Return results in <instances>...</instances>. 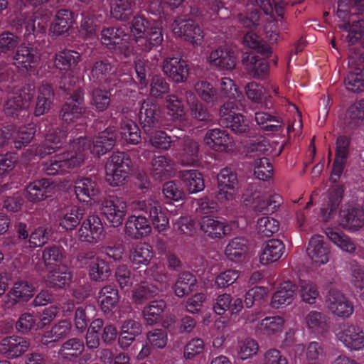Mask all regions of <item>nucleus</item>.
Instances as JSON below:
<instances>
[{"label":"nucleus","mask_w":364,"mask_h":364,"mask_svg":"<svg viewBox=\"0 0 364 364\" xmlns=\"http://www.w3.org/2000/svg\"><path fill=\"white\" fill-rule=\"evenodd\" d=\"M116 138L112 127L100 133L92 142L80 136L72 142V150L55 156L44 164L43 170L48 175L63 174L79 166L87 153L99 157L110 151L114 146Z\"/></svg>","instance_id":"f257e3e1"},{"label":"nucleus","mask_w":364,"mask_h":364,"mask_svg":"<svg viewBox=\"0 0 364 364\" xmlns=\"http://www.w3.org/2000/svg\"><path fill=\"white\" fill-rule=\"evenodd\" d=\"M130 29L134 41L142 50H150L163 41L161 25L157 21L138 16L133 18Z\"/></svg>","instance_id":"f03ea898"},{"label":"nucleus","mask_w":364,"mask_h":364,"mask_svg":"<svg viewBox=\"0 0 364 364\" xmlns=\"http://www.w3.org/2000/svg\"><path fill=\"white\" fill-rule=\"evenodd\" d=\"M132 161L124 153H114L105 166V180L112 187L122 186L129 177Z\"/></svg>","instance_id":"7ed1b4c3"},{"label":"nucleus","mask_w":364,"mask_h":364,"mask_svg":"<svg viewBox=\"0 0 364 364\" xmlns=\"http://www.w3.org/2000/svg\"><path fill=\"white\" fill-rule=\"evenodd\" d=\"M217 183V200L225 205H233L240 196L237 173L230 168H223L218 174Z\"/></svg>","instance_id":"20e7f679"},{"label":"nucleus","mask_w":364,"mask_h":364,"mask_svg":"<svg viewBox=\"0 0 364 364\" xmlns=\"http://www.w3.org/2000/svg\"><path fill=\"white\" fill-rule=\"evenodd\" d=\"M242 202L245 206H249L255 211L273 213L282 203V198L274 192L247 190L243 194Z\"/></svg>","instance_id":"39448f33"},{"label":"nucleus","mask_w":364,"mask_h":364,"mask_svg":"<svg viewBox=\"0 0 364 364\" xmlns=\"http://www.w3.org/2000/svg\"><path fill=\"white\" fill-rule=\"evenodd\" d=\"M77 262L80 267L87 266L89 276L94 281H104L110 275L111 270L109 264L93 252L79 254Z\"/></svg>","instance_id":"423d86ee"},{"label":"nucleus","mask_w":364,"mask_h":364,"mask_svg":"<svg viewBox=\"0 0 364 364\" xmlns=\"http://www.w3.org/2000/svg\"><path fill=\"white\" fill-rule=\"evenodd\" d=\"M134 209L149 213L154 228L159 232L166 230L169 227V220L162 210L160 203L156 199L149 197L133 203Z\"/></svg>","instance_id":"0eeeda50"},{"label":"nucleus","mask_w":364,"mask_h":364,"mask_svg":"<svg viewBox=\"0 0 364 364\" xmlns=\"http://www.w3.org/2000/svg\"><path fill=\"white\" fill-rule=\"evenodd\" d=\"M127 203L117 197L104 198L100 205L101 213L113 227H119L122 224L127 213Z\"/></svg>","instance_id":"6e6552de"},{"label":"nucleus","mask_w":364,"mask_h":364,"mask_svg":"<svg viewBox=\"0 0 364 364\" xmlns=\"http://www.w3.org/2000/svg\"><path fill=\"white\" fill-rule=\"evenodd\" d=\"M237 107L234 102L225 103L220 109V119L224 124L235 134H244L249 131L248 121L245 116L236 112Z\"/></svg>","instance_id":"1a4fd4ad"},{"label":"nucleus","mask_w":364,"mask_h":364,"mask_svg":"<svg viewBox=\"0 0 364 364\" xmlns=\"http://www.w3.org/2000/svg\"><path fill=\"white\" fill-rule=\"evenodd\" d=\"M203 141L210 149L218 153H232L235 149L233 137L221 129L208 130L205 134Z\"/></svg>","instance_id":"9d476101"},{"label":"nucleus","mask_w":364,"mask_h":364,"mask_svg":"<svg viewBox=\"0 0 364 364\" xmlns=\"http://www.w3.org/2000/svg\"><path fill=\"white\" fill-rule=\"evenodd\" d=\"M358 59L360 62H364L363 53L360 54L351 53L348 59V65L350 70L345 79V86L347 90L351 92H359L364 90V66L357 63Z\"/></svg>","instance_id":"9b49d317"},{"label":"nucleus","mask_w":364,"mask_h":364,"mask_svg":"<svg viewBox=\"0 0 364 364\" xmlns=\"http://www.w3.org/2000/svg\"><path fill=\"white\" fill-rule=\"evenodd\" d=\"M172 31L176 36L195 45H200L203 41L202 31L191 19L177 18L172 24Z\"/></svg>","instance_id":"f8f14e48"},{"label":"nucleus","mask_w":364,"mask_h":364,"mask_svg":"<svg viewBox=\"0 0 364 364\" xmlns=\"http://www.w3.org/2000/svg\"><path fill=\"white\" fill-rule=\"evenodd\" d=\"M336 338L348 349H364V333L358 327L343 324L336 331Z\"/></svg>","instance_id":"ddd939ff"},{"label":"nucleus","mask_w":364,"mask_h":364,"mask_svg":"<svg viewBox=\"0 0 364 364\" xmlns=\"http://www.w3.org/2000/svg\"><path fill=\"white\" fill-rule=\"evenodd\" d=\"M104 232L101 219L95 215H91L83 220L77 232L79 239L89 243L97 242Z\"/></svg>","instance_id":"4468645a"},{"label":"nucleus","mask_w":364,"mask_h":364,"mask_svg":"<svg viewBox=\"0 0 364 364\" xmlns=\"http://www.w3.org/2000/svg\"><path fill=\"white\" fill-rule=\"evenodd\" d=\"M34 287L24 280L16 282L4 299L6 308H11L18 301H28L34 294Z\"/></svg>","instance_id":"2eb2a0df"},{"label":"nucleus","mask_w":364,"mask_h":364,"mask_svg":"<svg viewBox=\"0 0 364 364\" xmlns=\"http://www.w3.org/2000/svg\"><path fill=\"white\" fill-rule=\"evenodd\" d=\"M208 62L219 70H232L236 65V56L234 51L227 46L213 50Z\"/></svg>","instance_id":"dca6fc26"},{"label":"nucleus","mask_w":364,"mask_h":364,"mask_svg":"<svg viewBox=\"0 0 364 364\" xmlns=\"http://www.w3.org/2000/svg\"><path fill=\"white\" fill-rule=\"evenodd\" d=\"M162 70L166 75L177 83L185 82L189 74L187 63L176 57L166 58L163 63Z\"/></svg>","instance_id":"f3484780"},{"label":"nucleus","mask_w":364,"mask_h":364,"mask_svg":"<svg viewBox=\"0 0 364 364\" xmlns=\"http://www.w3.org/2000/svg\"><path fill=\"white\" fill-rule=\"evenodd\" d=\"M326 304L328 309L339 317H348L354 311L353 304L342 293L337 291L329 293Z\"/></svg>","instance_id":"a211bd4d"},{"label":"nucleus","mask_w":364,"mask_h":364,"mask_svg":"<svg viewBox=\"0 0 364 364\" xmlns=\"http://www.w3.org/2000/svg\"><path fill=\"white\" fill-rule=\"evenodd\" d=\"M200 229L208 237L222 238L230 232V225L217 217L203 216L199 221Z\"/></svg>","instance_id":"6ab92c4d"},{"label":"nucleus","mask_w":364,"mask_h":364,"mask_svg":"<svg viewBox=\"0 0 364 364\" xmlns=\"http://www.w3.org/2000/svg\"><path fill=\"white\" fill-rule=\"evenodd\" d=\"M32 89L28 87L23 90H18L8 95V100L4 105V112L7 115L18 114V112L27 108L29 102L33 97L31 93Z\"/></svg>","instance_id":"aec40b11"},{"label":"nucleus","mask_w":364,"mask_h":364,"mask_svg":"<svg viewBox=\"0 0 364 364\" xmlns=\"http://www.w3.org/2000/svg\"><path fill=\"white\" fill-rule=\"evenodd\" d=\"M74 191L80 202L87 203L95 200L100 193L96 181L90 177H81L75 181Z\"/></svg>","instance_id":"412c9836"},{"label":"nucleus","mask_w":364,"mask_h":364,"mask_svg":"<svg viewBox=\"0 0 364 364\" xmlns=\"http://www.w3.org/2000/svg\"><path fill=\"white\" fill-rule=\"evenodd\" d=\"M84 111L83 94L81 90H77L63 105L61 117L67 123L73 122L81 117Z\"/></svg>","instance_id":"4be33fe9"},{"label":"nucleus","mask_w":364,"mask_h":364,"mask_svg":"<svg viewBox=\"0 0 364 364\" xmlns=\"http://www.w3.org/2000/svg\"><path fill=\"white\" fill-rule=\"evenodd\" d=\"M285 246L277 239H271L263 243L259 255V261L262 265L277 262L283 255Z\"/></svg>","instance_id":"5701e85b"},{"label":"nucleus","mask_w":364,"mask_h":364,"mask_svg":"<svg viewBox=\"0 0 364 364\" xmlns=\"http://www.w3.org/2000/svg\"><path fill=\"white\" fill-rule=\"evenodd\" d=\"M55 185L47 179L42 178L30 183L26 189V198L32 203L44 200L49 197Z\"/></svg>","instance_id":"b1692460"},{"label":"nucleus","mask_w":364,"mask_h":364,"mask_svg":"<svg viewBox=\"0 0 364 364\" xmlns=\"http://www.w3.org/2000/svg\"><path fill=\"white\" fill-rule=\"evenodd\" d=\"M306 252L314 267H319L328 262L329 248L323 242L322 237L319 235L311 238Z\"/></svg>","instance_id":"393cba45"},{"label":"nucleus","mask_w":364,"mask_h":364,"mask_svg":"<svg viewBox=\"0 0 364 364\" xmlns=\"http://www.w3.org/2000/svg\"><path fill=\"white\" fill-rule=\"evenodd\" d=\"M30 343L19 336L6 337L0 342V353L9 358H16L28 350Z\"/></svg>","instance_id":"a878e982"},{"label":"nucleus","mask_w":364,"mask_h":364,"mask_svg":"<svg viewBox=\"0 0 364 364\" xmlns=\"http://www.w3.org/2000/svg\"><path fill=\"white\" fill-rule=\"evenodd\" d=\"M84 210L77 205L66 206L58 215L59 226L66 230H73L80 223Z\"/></svg>","instance_id":"bb28decb"},{"label":"nucleus","mask_w":364,"mask_h":364,"mask_svg":"<svg viewBox=\"0 0 364 364\" xmlns=\"http://www.w3.org/2000/svg\"><path fill=\"white\" fill-rule=\"evenodd\" d=\"M151 232V226L147 218L142 215H131L125 224V233L133 239H140L148 236Z\"/></svg>","instance_id":"cd10ccee"},{"label":"nucleus","mask_w":364,"mask_h":364,"mask_svg":"<svg viewBox=\"0 0 364 364\" xmlns=\"http://www.w3.org/2000/svg\"><path fill=\"white\" fill-rule=\"evenodd\" d=\"M159 106L149 100L143 102L139 112V121L146 134H149L159 126L157 112Z\"/></svg>","instance_id":"c85d7f7f"},{"label":"nucleus","mask_w":364,"mask_h":364,"mask_svg":"<svg viewBox=\"0 0 364 364\" xmlns=\"http://www.w3.org/2000/svg\"><path fill=\"white\" fill-rule=\"evenodd\" d=\"M277 90L276 85H270L267 88H264L256 82H250L245 87V92L248 100L255 104L261 105L266 104L267 98L272 97V94L277 95Z\"/></svg>","instance_id":"c756f323"},{"label":"nucleus","mask_w":364,"mask_h":364,"mask_svg":"<svg viewBox=\"0 0 364 364\" xmlns=\"http://www.w3.org/2000/svg\"><path fill=\"white\" fill-rule=\"evenodd\" d=\"M74 23V14L68 10H59L50 27V33L53 36H65L69 33V31Z\"/></svg>","instance_id":"7c9ffc66"},{"label":"nucleus","mask_w":364,"mask_h":364,"mask_svg":"<svg viewBox=\"0 0 364 364\" xmlns=\"http://www.w3.org/2000/svg\"><path fill=\"white\" fill-rule=\"evenodd\" d=\"M39 58V54L36 51L21 45L14 56V64L22 72L29 71L37 65Z\"/></svg>","instance_id":"2f4dec72"},{"label":"nucleus","mask_w":364,"mask_h":364,"mask_svg":"<svg viewBox=\"0 0 364 364\" xmlns=\"http://www.w3.org/2000/svg\"><path fill=\"white\" fill-rule=\"evenodd\" d=\"M295 296V287L290 282L282 284L274 294L271 301V306L279 309L288 306L292 303Z\"/></svg>","instance_id":"473e14b6"},{"label":"nucleus","mask_w":364,"mask_h":364,"mask_svg":"<svg viewBox=\"0 0 364 364\" xmlns=\"http://www.w3.org/2000/svg\"><path fill=\"white\" fill-rule=\"evenodd\" d=\"M141 332V325L133 320L124 321L119 333V344L123 349H127L134 341L136 336Z\"/></svg>","instance_id":"72a5a7b5"},{"label":"nucleus","mask_w":364,"mask_h":364,"mask_svg":"<svg viewBox=\"0 0 364 364\" xmlns=\"http://www.w3.org/2000/svg\"><path fill=\"white\" fill-rule=\"evenodd\" d=\"M71 274L67 269L61 270L60 267H56L54 270H49L44 278L46 285L54 289H64L69 286L71 282Z\"/></svg>","instance_id":"f704fd0d"},{"label":"nucleus","mask_w":364,"mask_h":364,"mask_svg":"<svg viewBox=\"0 0 364 364\" xmlns=\"http://www.w3.org/2000/svg\"><path fill=\"white\" fill-rule=\"evenodd\" d=\"M255 119L262 129L271 133L279 132L284 124L280 117L263 111L255 112Z\"/></svg>","instance_id":"c9c22d12"},{"label":"nucleus","mask_w":364,"mask_h":364,"mask_svg":"<svg viewBox=\"0 0 364 364\" xmlns=\"http://www.w3.org/2000/svg\"><path fill=\"white\" fill-rule=\"evenodd\" d=\"M118 290L111 285L102 287L98 295V303L104 312H109L119 302Z\"/></svg>","instance_id":"e433bc0d"},{"label":"nucleus","mask_w":364,"mask_h":364,"mask_svg":"<svg viewBox=\"0 0 364 364\" xmlns=\"http://www.w3.org/2000/svg\"><path fill=\"white\" fill-rule=\"evenodd\" d=\"M182 181L189 193H196L203 191L204 180L202 175L196 170H186L181 172Z\"/></svg>","instance_id":"4c0bfd02"},{"label":"nucleus","mask_w":364,"mask_h":364,"mask_svg":"<svg viewBox=\"0 0 364 364\" xmlns=\"http://www.w3.org/2000/svg\"><path fill=\"white\" fill-rule=\"evenodd\" d=\"M165 108L167 114L173 121L183 122L186 119V112L183 102L175 95H168L166 97Z\"/></svg>","instance_id":"58836bf2"},{"label":"nucleus","mask_w":364,"mask_h":364,"mask_svg":"<svg viewBox=\"0 0 364 364\" xmlns=\"http://www.w3.org/2000/svg\"><path fill=\"white\" fill-rule=\"evenodd\" d=\"M225 256L234 262H242L246 259L247 246L245 241L240 238H235L225 247Z\"/></svg>","instance_id":"ea45409f"},{"label":"nucleus","mask_w":364,"mask_h":364,"mask_svg":"<svg viewBox=\"0 0 364 364\" xmlns=\"http://www.w3.org/2000/svg\"><path fill=\"white\" fill-rule=\"evenodd\" d=\"M84 343L77 338H70L63 343L58 352L60 358L72 360L84 350Z\"/></svg>","instance_id":"a19ab883"},{"label":"nucleus","mask_w":364,"mask_h":364,"mask_svg":"<svg viewBox=\"0 0 364 364\" xmlns=\"http://www.w3.org/2000/svg\"><path fill=\"white\" fill-rule=\"evenodd\" d=\"M153 256L151 247L146 243H140L131 250L129 260L134 265H147Z\"/></svg>","instance_id":"79ce46f5"},{"label":"nucleus","mask_w":364,"mask_h":364,"mask_svg":"<svg viewBox=\"0 0 364 364\" xmlns=\"http://www.w3.org/2000/svg\"><path fill=\"white\" fill-rule=\"evenodd\" d=\"M173 164L164 156L154 157L151 163V173L158 179L171 176Z\"/></svg>","instance_id":"37998d69"},{"label":"nucleus","mask_w":364,"mask_h":364,"mask_svg":"<svg viewBox=\"0 0 364 364\" xmlns=\"http://www.w3.org/2000/svg\"><path fill=\"white\" fill-rule=\"evenodd\" d=\"M135 0H111V14L114 18L126 21L132 14Z\"/></svg>","instance_id":"c03bdc74"},{"label":"nucleus","mask_w":364,"mask_h":364,"mask_svg":"<svg viewBox=\"0 0 364 364\" xmlns=\"http://www.w3.org/2000/svg\"><path fill=\"white\" fill-rule=\"evenodd\" d=\"M194 90L201 100L214 104L218 100V95L213 85L206 80H198L194 85Z\"/></svg>","instance_id":"a18cd8bd"},{"label":"nucleus","mask_w":364,"mask_h":364,"mask_svg":"<svg viewBox=\"0 0 364 364\" xmlns=\"http://www.w3.org/2000/svg\"><path fill=\"white\" fill-rule=\"evenodd\" d=\"M53 95V92L50 85H43L39 87L34 111L36 116L43 115L49 110Z\"/></svg>","instance_id":"49530a36"},{"label":"nucleus","mask_w":364,"mask_h":364,"mask_svg":"<svg viewBox=\"0 0 364 364\" xmlns=\"http://www.w3.org/2000/svg\"><path fill=\"white\" fill-rule=\"evenodd\" d=\"M100 39L102 44L112 48L126 42L128 37L122 28H107L102 31Z\"/></svg>","instance_id":"de8ad7c7"},{"label":"nucleus","mask_w":364,"mask_h":364,"mask_svg":"<svg viewBox=\"0 0 364 364\" xmlns=\"http://www.w3.org/2000/svg\"><path fill=\"white\" fill-rule=\"evenodd\" d=\"M119 134L127 142L136 144L141 140V134L137 124L131 119H124L122 122Z\"/></svg>","instance_id":"09e8293b"},{"label":"nucleus","mask_w":364,"mask_h":364,"mask_svg":"<svg viewBox=\"0 0 364 364\" xmlns=\"http://www.w3.org/2000/svg\"><path fill=\"white\" fill-rule=\"evenodd\" d=\"M341 215L346 218L343 225L350 230H356L364 225V210L358 207H351L347 211L343 210Z\"/></svg>","instance_id":"8fccbe9b"},{"label":"nucleus","mask_w":364,"mask_h":364,"mask_svg":"<svg viewBox=\"0 0 364 364\" xmlns=\"http://www.w3.org/2000/svg\"><path fill=\"white\" fill-rule=\"evenodd\" d=\"M65 136V134L62 131L47 134L45 141L39 149L40 156H43L55 152L62 146Z\"/></svg>","instance_id":"3c124183"},{"label":"nucleus","mask_w":364,"mask_h":364,"mask_svg":"<svg viewBox=\"0 0 364 364\" xmlns=\"http://www.w3.org/2000/svg\"><path fill=\"white\" fill-rule=\"evenodd\" d=\"M186 99L188 112L193 118L199 121H205L208 119V112L204 105L191 91L186 92Z\"/></svg>","instance_id":"603ef678"},{"label":"nucleus","mask_w":364,"mask_h":364,"mask_svg":"<svg viewBox=\"0 0 364 364\" xmlns=\"http://www.w3.org/2000/svg\"><path fill=\"white\" fill-rule=\"evenodd\" d=\"M71 329V324L67 320H63L54 326L52 329L47 331L42 338L43 344L56 341L67 336Z\"/></svg>","instance_id":"864d4df0"},{"label":"nucleus","mask_w":364,"mask_h":364,"mask_svg":"<svg viewBox=\"0 0 364 364\" xmlns=\"http://www.w3.org/2000/svg\"><path fill=\"white\" fill-rule=\"evenodd\" d=\"M80 54L74 50H64L59 52L55 59V66L60 70H68L77 64Z\"/></svg>","instance_id":"5fc2aeb1"},{"label":"nucleus","mask_w":364,"mask_h":364,"mask_svg":"<svg viewBox=\"0 0 364 364\" xmlns=\"http://www.w3.org/2000/svg\"><path fill=\"white\" fill-rule=\"evenodd\" d=\"M326 234L328 239L342 251L349 253L355 251V244L342 232L333 229H327Z\"/></svg>","instance_id":"6e6d98bb"},{"label":"nucleus","mask_w":364,"mask_h":364,"mask_svg":"<svg viewBox=\"0 0 364 364\" xmlns=\"http://www.w3.org/2000/svg\"><path fill=\"white\" fill-rule=\"evenodd\" d=\"M256 229L262 236L270 237L279 231V223L274 218L263 216L257 220Z\"/></svg>","instance_id":"4d7b16f0"},{"label":"nucleus","mask_w":364,"mask_h":364,"mask_svg":"<svg viewBox=\"0 0 364 364\" xmlns=\"http://www.w3.org/2000/svg\"><path fill=\"white\" fill-rule=\"evenodd\" d=\"M196 279L195 277L188 272L181 274L175 284V294L178 297H182L188 294L193 290V287L196 285Z\"/></svg>","instance_id":"13d9d810"},{"label":"nucleus","mask_w":364,"mask_h":364,"mask_svg":"<svg viewBox=\"0 0 364 364\" xmlns=\"http://www.w3.org/2000/svg\"><path fill=\"white\" fill-rule=\"evenodd\" d=\"M272 145L264 136L252 138L247 147V154L250 156H258L270 153Z\"/></svg>","instance_id":"bf43d9fd"},{"label":"nucleus","mask_w":364,"mask_h":364,"mask_svg":"<svg viewBox=\"0 0 364 364\" xmlns=\"http://www.w3.org/2000/svg\"><path fill=\"white\" fill-rule=\"evenodd\" d=\"M285 323L284 318L281 316L266 317L260 322L259 328L269 335L281 332Z\"/></svg>","instance_id":"052dcab7"},{"label":"nucleus","mask_w":364,"mask_h":364,"mask_svg":"<svg viewBox=\"0 0 364 364\" xmlns=\"http://www.w3.org/2000/svg\"><path fill=\"white\" fill-rule=\"evenodd\" d=\"M205 343L201 338L191 339L183 348V358L186 360H192L203 354Z\"/></svg>","instance_id":"680f3d73"},{"label":"nucleus","mask_w":364,"mask_h":364,"mask_svg":"<svg viewBox=\"0 0 364 364\" xmlns=\"http://www.w3.org/2000/svg\"><path fill=\"white\" fill-rule=\"evenodd\" d=\"M178 139L177 136H170L163 131H156L149 137L150 144L159 149L167 150Z\"/></svg>","instance_id":"e2e57ef3"},{"label":"nucleus","mask_w":364,"mask_h":364,"mask_svg":"<svg viewBox=\"0 0 364 364\" xmlns=\"http://www.w3.org/2000/svg\"><path fill=\"white\" fill-rule=\"evenodd\" d=\"M165 308V303L163 301H153L146 306L144 311V318L146 323L152 325L158 322Z\"/></svg>","instance_id":"0e129e2a"},{"label":"nucleus","mask_w":364,"mask_h":364,"mask_svg":"<svg viewBox=\"0 0 364 364\" xmlns=\"http://www.w3.org/2000/svg\"><path fill=\"white\" fill-rule=\"evenodd\" d=\"M247 69L257 77H262L268 71V65L263 59H258L255 55H249L244 60Z\"/></svg>","instance_id":"69168bd1"},{"label":"nucleus","mask_w":364,"mask_h":364,"mask_svg":"<svg viewBox=\"0 0 364 364\" xmlns=\"http://www.w3.org/2000/svg\"><path fill=\"white\" fill-rule=\"evenodd\" d=\"M36 130L33 126L20 127L13 136L15 147L21 149L26 146L33 139Z\"/></svg>","instance_id":"338daca9"},{"label":"nucleus","mask_w":364,"mask_h":364,"mask_svg":"<svg viewBox=\"0 0 364 364\" xmlns=\"http://www.w3.org/2000/svg\"><path fill=\"white\" fill-rule=\"evenodd\" d=\"M243 43L247 47L256 50L257 52L264 55H269L271 53L270 48L265 45L259 37L252 31L248 32L245 35Z\"/></svg>","instance_id":"774afa93"}]
</instances>
